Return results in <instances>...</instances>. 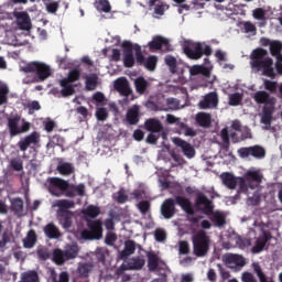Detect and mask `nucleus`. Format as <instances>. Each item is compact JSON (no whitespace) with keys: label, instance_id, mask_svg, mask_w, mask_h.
Wrapping results in <instances>:
<instances>
[{"label":"nucleus","instance_id":"obj_31","mask_svg":"<svg viewBox=\"0 0 282 282\" xmlns=\"http://www.w3.org/2000/svg\"><path fill=\"white\" fill-rule=\"evenodd\" d=\"M44 235H46L48 239H59L61 230H58V227H56L54 223H50L44 227Z\"/></svg>","mask_w":282,"mask_h":282},{"label":"nucleus","instance_id":"obj_39","mask_svg":"<svg viewBox=\"0 0 282 282\" xmlns=\"http://www.w3.org/2000/svg\"><path fill=\"white\" fill-rule=\"evenodd\" d=\"M23 246L24 248H32L33 246H36V231L34 229H31L28 232L26 238L23 240Z\"/></svg>","mask_w":282,"mask_h":282},{"label":"nucleus","instance_id":"obj_62","mask_svg":"<svg viewBox=\"0 0 282 282\" xmlns=\"http://www.w3.org/2000/svg\"><path fill=\"white\" fill-rule=\"evenodd\" d=\"M238 186L240 193H248V181H246V177H239L238 178Z\"/></svg>","mask_w":282,"mask_h":282},{"label":"nucleus","instance_id":"obj_45","mask_svg":"<svg viewBox=\"0 0 282 282\" xmlns=\"http://www.w3.org/2000/svg\"><path fill=\"white\" fill-rule=\"evenodd\" d=\"M220 138L223 141L224 151H228V149H230V133L228 132V128H224L220 131Z\"/></svg>","mask_w":282,"mask_h":282},{"label":"nucleus","instance_id":"obj_53","mask_svg":"<svg viewBox=\"0 0 282 282\" xmlns=\"http://www.w3.org/2000/svg\"><path fill=\"white\" fill-rule=\"evenodd\" d=\"M189 74L191 76H199V74H203L204 76H206L208 74V69H206V67L204 66L194 65L191 67Z\"/></svg>","mask_w":282,"mask_h":282},{"label":"nucleus","instance_id":"obj_46","mask_svg":"<svg viewBox=\"0 0 282 282\" xmlns=\"http://www.w3.org/2000/svg\"><path fill=\"white\" fill-rule=\"evenodd\" d=\"M11 210L15 213V215L23 213V199L21 197H17L11 200Z\"/></svg>","mask_w":282,"mask_h":282},{"label":"nucleus","instance_id":"obj_15","mask_svg":"<svg viewBox=\"0 0 282 282\" xmlns=\"http://www.w3.org/2000/svg\"><path fill=\"white\" fill-rule=\"evenodd\" d=\"M41 142V134L37 131L31 132L29 135L24 137L18 142L20 151H28L32 144H39Z\"/></svg>","mask_w":282,"mask_h":282},{"label":"nucleus","instance_id":"obj_35","mask_svg":"<svg viewBox=\"0 0 282 282\" xmlns=\"http://www.w3.org/2000/svg\"><path fill=\"white\" fill-rule=\"evenodd\" d=\"M134 87H135L137 94H140L142 96V94L147 93V89L149 87V82H147L144 77H138L134 80Z\"/></svg>","mask_w":282,"mask_h":282},{"label":"nucleus","instance_id":"obj_2","mask_svg":"<svg viewBox=\"0 0 282 282\" xmlns=\"http://www.w3.org/2000/svg\"><path fill=\"white\" fill-rule=\"evenodd\" d=\"M253 100H256L257 105H264L260 119L261 124H265V127H271L274 116V102L270 98V94L263 90H259L254 94Z\"/></svg>","mask_w":282,"mask_h":282},{"label":"nucleus","instance_id":"obj_24","mask_svg":"<svg viewBox=\"0 0 282 282\" xmlns=\"http://www.w3.org/2000/svg\"><path fill=\"white\" fill-rule=\"evenodd\" d=\"M160 263L166 268V263L164 261H160V257L153 252L148 253V268L150 272H155V270H164V268H160Z\"/></svg>","mask_w":282,"mask_h":282},{"label":"nucleus","instance_id":"obj_14","mask_svg":"<svg viewBox=\"0 0 282 282\" xmlns=\"http://www.w3.org/2000/svg\"><path fill=\"white\" fill-rule=\"evenodd\" d=\"M219 106V95L217 91H210L206 94L198 102L199 109H217Z\"/></svg>","mask_w":282,"mask_h":282},{"label":"nucleus","instance_id":"obj_11","mask_svg":"<svg viewBox=\"0 0 282 282\" xmlns=\"http://www.w3.org/2000/svg\"><path fill=\"white\" fill-rule=\"evenodd\" d=\"M145 263H147V260H144L140 256L130 258L120 265V269L118 270V274H120V272H127V270H142Z\"/></svg>","mask_w":282,"mask_h":282},{"label":"nucleus","instance_id":"obj_10","mask_svg":"<svg viewBox=\"0 0 282 282\" xmlns=\"http://www.w3.org/2000/svg\"><path fill=\"white\" fill-rule=\"evenodd\" d=\"M195 206L196 208H199L204 215H213V210H215L213 200L202 192L196 195Z\"/></svg>","mask_w":282,"mask_h":282},{"label":"nucleus","instance_id":"obj_43","mask_svg":"<svg viewBox=\"0 0 282 282\" xmlns=\"http://www.w3.org/2000/svg\"><path fill=\"white\" fill-rule=\"evenodd\" d=\"M165 65H167L171 74H177V58H175L172 55H166L165 58Z\"/></svg>","mask_w":282,"mask_h":282},{"label":"nucleus","instance_id":"obj_37","mask_svg":"<svg viewBox=\"0 0 282 282\" xmlns=\"http://www.w3.org/2000/svg\"><path fill=\"white\" fill-rule=\"evenodd\" d=\"M210 215L212 221H214L215 226H217V228H223L226 224V215L220 212H213Z\"/></svg>","mask_w":282,"mask_h":282},{"label":"nucleus","instance_id":"obj_61","mask_svg":"<svg viewBox=\"0 0 282 282\" xmlns=\"http://www.w3.org/2000/svg\"><path fill=\"white\" fill-rule=\"evenodd\" d=\"M181 129L184 130L185 135L189 138H195V135H197L195 129L188 127L186 123H181Z\"/></svg>","mask_w":282,"mask_h":282},{"label":"nucleus","instance_id":"obj_57","mask_svg":"<svg viewBox=\"0 0 282 282\" xmlns=\"http://www.w3.org/2000/svg\"><path fill=\"white\" fill-rule=\"evenodd\" d=\"M178 252H180V254H189L191 253V245H188V241L181 240L178 242Z\"/></svg>","mask_w":282,"mask_h":282},{"label":"nucleus","instance_id":"obj_17","mask_svg":"<svg viewBox=\"0 0 282 282\" xmlns=\"http://www.w3.org/2000/svg\"><path fill=\"white\" fill-rule=\"evenodd\" d=\"M268 56V51L264 48H256L251 53V67H256V69H261V66L263 65V61H265V57Z\"/></svg>","mask_w":282,"mask_h":282},{"label":"nucleus","instance_id":"obj_18","mask_svg":"<svg viewBox=\"0 0 282 282\" xmlns=\"http://www.w3.org/2000/svg\"><path fill=\"white\" fill-rule=\"evenodd\" d=\"M173 143L175 144V147H178L183 151V154L185 155V158H188V160L195 158V148L184 139L174 138Z\"/></svg>","mask_w":282,"mask_h":282},{"label":"nucleus","instance_id":"obj_50","mask_svg":"<svg viewBox=\"0 0 282 282\" xmlns=\"http://www.w3.org/2000/svg\"><path fill=\"white\" fill-rule=\"evenodd\" d=\"M252 268L260 282H268V275H265L259 263H253Z\"/></svg>","mask_w":282,"mask_h":282},{"label":"nucleus","instance_id":"obj_47","mask_svg":"<svg viewBox=\"0 0 282 282\" xmlns=\"http://www.w3.org/2000/svg\"><path fill=\"white\" fill-rule=\"evenodd\" d=\"M143 65L145 68H148L149 72H155V67H158V56H149Z\"/></svg>","mask_w":282,"mask_h":282},{"label":"nucleus","instance_id":"obj_49","mask_svg":"<svg viewBox=\"0 0 282 282\" xmlns=\"http://www.w3.org/2000/svg\"><path fill=\"white\" fill-rule=\"evenodd\" d=\"M96 8L99 12H105L106 14L111 12V3H109V0H99L96 3Z\"/></svg>","mask_w":282,"mask_h":282},{"label":"nucleus","instance_id":"obj_3","mask_svg":"<svg viewBox=\"0 0 282 282\" xmlns=\"http://www.w3.org/2000/svg\"><path fill=\"white\" fill-rule=\"evenodd\" d=\"M20 72L24 74H36L37 77H34L31 83H43V80H47L48 77L52 76V68L45 63L41 62H30L24 66L20 67Z\"/></svg>","mask_w":282,"mask_h":282},{"label":"nucleus","instance_id":"obj_9","mask_svg":"<svg viewBox=\"0 0 282 282\" xmlns=\"http://www.w3.org/2000/svg\"><path fill=\"white\" fill-rule=\"evenodd\" d=\"M239 158H256L257 160H263L265 158V149L261 145H253L248 148H240L238 150Z\"/></svg>","mask_w":282,"mask_h":282},{"label":"nucleus","instance_id":"obj_5","mask_svg":"<svg viewBox=\"0 0 282 282\" xmlns=\"http://www.w3.org/2000/svg\"><path fill=\"white\" fill-rule=\"evenodd\" d=\"M195 257H206L210 250V237L205 230H198L192 238Z\"/></svg>","mask_w":282,"mask_h":282},{"label":"nucleus","instance_id":"obj_19","mask_svg":"<svg viewBox=\"0 0 282 282\" xmlns=\"http://www.w3.org/2000/svg\"><path fill=\"white\" fill-rule=\"evenodd\" d=\"M122 47L124 67H133V65H135V57H133V44L131 42H123Z\"/></svg>","mask_w":282,"mask_h":282},{"label":"nucleus","instance_id":"obj_6","mask_svg":"<svg viewBox=\"0 0 282 282\" xmlns=\"http://www.w3.org/2000/svg\"><path fill=\"white\" fill-rule=\"evenodd\" d=\"M7 128L9 131L10 138H17V135H21L22 133H28L30 129H32V123L22 119L21 124V116L15 115L7 120Z\"/></svg>","mask_w":282,"mask_h":282},{"label":"nucleus","instance_id":"obj_54","mask_svg":"<svg viewBox=\"0 0 282 282\" xmlns=\"http://www.w3.org/2000/svg\"><path fill=\"white\" fill-rule=\"evenodd\" d=\"M282 52V43L281 41H272L270 46V53L273 56H278Z\"/></svg>","mask_w":282,"mask_h":282},{"label":"nucleus","instance_id":"obj_4","mask_svg":"<svg viewBox=\"0 0 282 282\" xmlns=\"http://www.w3.org/2000/svg\"><path fill=\"white\" fill-rule=\"evenodd\" d=\"M183 52L191 61H199L202 56H213V47L202 42H191L183 46Z\"/></svg>","mask_w":282,"mask_h":282},{"label":"nucleus","instance_id":"obj_12","mask_svg":"<svg viewBox=\"0 0 282 282\" xmlns=\"http://www.w3.org/2000/svg\"><path fill=\"white\" fill-rule=\"evenodd\" d=\"M243 177L248 183L249 188L252 191H254V188H259L261 182H263V173L259 170H248Z\"/></svg>","mask_w":282,"mask_h":282},{"label":"nucleus","instance_id":"obj_13","mask_svg":"<svg viewBox=\"0 0 282 282\" xmlns=\"http://www.w3.org/2000/svg\"><path fill=\"white\" fill-rule=\"evenodd\" d=\"M115 89L116 91H119L121 96H123V102H131L133 100V97L129 99V97L133 94V90L131 89V86H129V80L126 78H120L115 82Z\"/></svg>","mask_w":282,"mask_h":282},{"label":"nucleus","instance_id":"obj_64","mask_svg":"<svg viewBox=\"0 0 282 282\" xmlns=\"http://www.w3.org/2000/svg\"><path fill=\"white\" fill-rule=\"evenodd\" d=\"M52 282H69V273L63 271L59 273L58 280H56V278H53Z\"/></svg>","mask_w":282,"mask_h":282},{"label":"nucleus","instance_id":"obj_7","mask_svg":"<svg viewBox=\"0 0 282 282\" xmlns=\"http://www.w3.org/2000/svg\"><path fill=\"white\" fill-rule=\"evenodd\" d=\"M87 227L89 230L85 229L82 231L83 239H101L102 238V221L87 219Z\"/></svg>","mask_w":282,"mask_h":282},{"label":"nucleus","instance_id":"obj_26","mask_svg":"<svg viewBox=\"0 0 282 282\" xmlns=\"http://www.w3.org/2000/svg\"><path fill=\"white\" fill-rule=\"evenodd\" d=\"M91 272H94V264L91 262H80L77 267L79 279H89Z\"/></svg>","mask_w":282,"mask_h":282},{"label":"nucleus","instance_id":"obj_16","mask_svg":"<svg viewBox=\"0 0 282 282\" xmlns=\"http://www.w3.org/2000/svg\"><path fill=\"white\" fill-rule=\"evenodd\" d=\"M13 17L17 20V25L20 30H31L32 21L30 14L25 11H14Z\"/></svg>","mask_w":282,"mask_h":282},{"label":"nucleus","instance_id":"obj_40","mask_svg":"<svg viewBox=\"0 0 282 282\" xmlns=\"http://www.w3.org/2000/svg\"><path fill=\"white\" fill-rule=\"evenodd\" d=\"M85 217H89L90 219H96L98 215H100V207L95 205H88L87 208L83 210Z\"/></svg>","mask_w":282,"mask_h":282},{"label":"nucleus","instance_id":"obj_48","mask_svg":"<svg viewBox=\"0 0 282 282\" xmlns=\"http://www.w3.org/2000/svg\"><path fill=\"white\" fill-rule=\"evenodd\" d=\"M8 94H10L8 85L0 84V107L2 105H8Z\"/></svg>","mask_w":282,"mask_h":282},{"label":"nucleus","instance_id":"obj_56","mask_svg":"<svg viewBox=\"0 0 282 282\" xmlns=\"http://www.w3.org/2000/svg\"><path fill=\"white\" fill-rule=\"evenodd\" d=\"M95 116L99 122H105L109 118V111H107V108H97Z\"/></svg>","mask_w":282,"mask_h":282},{"label":"nucleus","instance_id":"obj_1","mask_svg":"<svg viewBox=\"0 0 282 282\" xmlns=\"http://www.w3.org/2000/svg\"><path fill=\"white\" fill-rule=\"evenodd\" d=\"M175 204H177L186 215H195L191 199L184 196H176L175 199L166 198L161 205V215L164 219H173V217H175Z\"/></svg>","mask_w":282,"mask_h":282},{"label":"nucleus","instance_id":"obj_34","mask_svg":"<svg viewBox=\"0 0 282 282\" xmlns=\"http://www.w3.org/2000/svg\"><path fill=\"white\" fill-rule=\"evenodd\" d=\"M196 122L199 127L208 128L212 123V117L210 113L206 112H198L196 115Z\"/></svg>","mask_w":282,"mask_h":282},{"label":"nucleus","instance_id":"obj_23","mask_svg":"<svg viewBox=\"0 0 282 282\" xmlns=\"http://www.w3.org/2000/svg\"><path fill=\"white\" fill-rule=\"evenodd\" d=\"M144 127L150 133H162V131H164V126L162 124V121L155 118L147 119L144 122Z\"/></svg>","mask_w":282,"mask_h":282},{"label":"nucleus","instance_id":"obj_27","mask_svg":"<svg viewBox=\"0 0 282 282\" xmlns=\"http://www.w3.org/2000/svg\"><path fill=\"white\" fill-rule=\"evenodd\" d=\"M220 180H223L224 186H227L229 191H235L237 188L238 180L231 173H223Z\"/></svg>","mask_w":282,"mask_h":282},{"label":"nucleus","instance_id":"obj_51","mask_svg":"<svg viewBox=\"0 0 282 282\" xmlns=\"http://www.w3.org/2000/svg\"><path fill=\"white\" fill-rule=\"evenodd\" d=\"M44 4L48 14H56V12H58V8H61L59 1L45 2Z\"/></svg>","mask_w":282,"mask_h":282},{"label":"nucleus","instance_id":"obj_20","mask_svg":"<svg viewBox=\"0 0 282 282\" xmlns=\"http://www.w3.org/2000/svg\"><path fill=\"white\" fill-rule=\"evenodd\" d=\"M272 239V234L268 230L262 231V236H260L256 240V245L252 247L253 254H259V252H263V248L268 246V241Z\"/></svg>","mask_w":282,"mask_h":282},{"label":"nucleus","instance_id":"obj_33","mask_svg":"<svg viewBox=\"0 0 282 282\" xmlns=\"http://www.w3.org/2000/svg\"><path fill=\"white\" fill-rule=\"evenodd\" d=\"M76 80H80V69L73 68L68 72L67 77L62 79V83L63 85H67V83L72 85V83H76Z\"/></svg>","mask_w":282,"mask_h":282},{"label":"nucleus","instance_id":"obj_28","mask_svg":"<svg viewBox=\"0 0 282 282\" xmlns=\"http://www.w3.org/2000/svg\"><path fill=\"white\" fill-rule=\"evenodd\" d=\"M225 262L227 265H237L238 268H243L246 265V259L239 254L229 253L225 257Z\"/></svg>","mask_w":282,"mask_h":282},{"label":"nucleus","instance_id":"obj_21","mask_svg":"<svg viewBox=\"0 0 282 282\" xmlns=\"http://www.w3.org/2000/svg\"><path fill=\"white\" fill-rule=\"evenodd\" d=\"M126 122L131 126H135L140 122V106L133 105L128 109L126 113Z\"/></svg>","mask_w":282,"mask_h":282},{"label":"nucleus","instance_id":"obj_58","mask_svg":"<svg viewBox=\"0 0 282 282\" xmlns=\"http://www.w3.org/2000/svg\"><path fill=\"white\" fill-rule=\"evenodd\" d=\"M134 52H135V61L138 65H144L147 58H144V55L142 54V47L137 45L134 48Z\"/></svg>","mask_w":282,"mask_h":282},{"label":"nucleus","instance_id":"obj_59","mask_svg":"<svg viewBox=\"0 0 282 282\" xmlns=\"http://www.w3.org/2000/svg\"><path fill=\"white\" fill-rule=\"evenodd\" d=\"M241 282H259L252 272L245 271L241 274Z\"/></svg>","mask_w":282,"mask_h":282},{"label":"nucleus","instance_id":"obj_42","mask_svg":"<svg viewBox=\"0 0 282 282\" xmlns=\"http://www.w3.org/2000/svg\"><path fill=\"white\" fill-rule=\"evenodd\" d=\"M98 87V75L91 74L86 77V89L87 91H94Z\"/></svg>","mask_w":282,"mask_h":282},{"label":"nucleus","instance_id":"obj_8","mask_svg":"<svg viewBox=\"0 0 282 282\" xmlns=\"http://www.w3.org/2000/svg\"><path fill=\"white\" fill-rule=\"evenodd\" d=\"M48 191L51 195L61 197L63 193L69 191V182L59 177H51L47 180Z\"/></svg>","mask_w":282,"mask_h":282},{"label":"nucleus","instance_id":"obj_22","mask_svg":"<svg viewBox=\"0 0 282 282\" xmlns=\"http://www.w3.org/2000/svg\"><path fill=\"white\" fill-rule=\"evenodd\" d=\"M170 46L171 44L169 43V40L160 35L153 37V40L149 42V48L151 50V52L162 50V47L169 50Z\"/></svg>","mask_w":282,"mask_h":282},{"label":"nucleus","instance_id":"obj_32","mask_svg":"<svg viewBox=\"0 0 282 282\" xmlns=\"http://www.w3.org/2000/svg\"><path fill=\"white\" fill-rule=\"evenodd\" d=\"M78 245H67L64 249L66 261H72V259H76V257H78Z\"/></svg>","mask_w":282,"mask_h":282},{"label":"nucleus","instance_id":"obj_29","mask_svg":"<svg viewBox=\"0 0 282 282\" xmlns=\"http://www.w3.org/2000/svg\"><path fill=\"white\" fill-rule=\"evenodd\" d=\"M135 241L133 240H126L124 248L122 251H120L119 257L120 259L124 260L127 257H131L135 252Z\"/></svg>","mask_w":282,"mask_h":282},{"label":"nucleus","instance_id":"obj_52","mask_svg":"<svg viewBox=\"0 0 282 282\" xmlns=\"http://www.w3.org/2000/svg\"><path fill=\"white\" fill-rule=\"evenodd\" d=\"M241 100H243V96L239 93H235L229 96L230 107H239V105H241Z\"/></svg>","mask_w":282,"mask_h":282},{"label":"nucleus","instance_id":"obj_41","mask_svg":"<svg viewBox=\"0 0 282 282\" xmlns=\"http://www.w3.org/2000/svg\"><path fill=\"white\" fill-rule=\"evenodd\" d=\"M59 85L61 87H63V89L61 90V94L64 98H67L68 96H74V94H76V89L74 88V86L69 83H66L65 85L63 84V79L59 80Z\"/></svg>","mask_w":282,"mask_h":282},{"label":"nucleus","instance_id":"obj_55","mask_svg":"<svg viewBox=\"0 0 282 282\" xmlns=\"http://www.w3.org/2000/svg\"><path fill=\"white\" fill-rule=\"evenodd\" d=\"M138 210L141 213V215H147L151 210V202L149 200H141L137 205Z\"/></svg>","mask_w":282,"mask_h":282},{"label":"nucleus","instance_id":"obj_60","mask_svg":"<svg viewBox=\"0 0 282 282\" xmlns=\"http://www.w3.org/2000/svg\"><path fill=\"white\" fill-rule=\"evenodd\" d=\"M118 241V236L111 231L107 232L105 238L106 246H113Z\"/></svg>","mask_w":282,"mask_h":282},{"label":"nucleus","instance_id":"obj_25","mask_svg":"<svg viewBox=\"0 0 282 282\" xmlns=\"http://www.w3.org/2000/svg\"><path fill=\"white\" fill-rule=\"evenodd\" d=\"M273 61L271 57H267L263 59V64L260 66V69L262 70L263 76H268V78H276V73H274V68L272 67Z\"/></svg>","mask_w":282,"mask_h":282},{"label":"nucleus","instance_id":"obj_30","mask_svg":"<svg viewBox=\"0 0 282 282\" xmlns=\"http://www.w3.org/2000/svg\"><path fill=\"white\" fill-rule=\"evenodd\" d=\"M61 226L65 229L72 228V219H74V213L63 212L57 215Z\"/></svg>","mask_w":282,"mask_h":282},{"label":"nucleus","instance_id":"obj_36","mask_svg":"<svg viewBox=\"0 0 282 282\" xmlns=\"http://www.w3.org/2000/svg\"><path fill=\"white\" fill-rule=\"evenodd\" d=\"M53 261L56 265H65V261H67L65 251L63 249L53 250Z\"/></svg>","mask_w":282,"mask_h":282},{"label":"nucleus","instance_id":"obj_38","mask_svg":"<svg viewBox=\"0 0 282 282\" xmlns=\"http://www.w3.org/2000/svg\"><path fill=\"white\" fill-rule=\"evenodd\" d=\"M58 213H69V208H74L75 204L73 200L59 199L56 203Z\"/></svg>","mask_w":282,"mask_h":282},{"label":"nucleus","instance_id":"obj_44","mask_svg":"<svg viewBox=\"0 0 282 282\" xmlns=\"http://www.w3.org/2000/svg\"><path fill=\"white\" fill-rule=\"evenodd\" d=\"M57 171L61 175H72L74 173V165L72 163H61L57 165Z\"/></svg>","mask_w":282,"mask_h":282},{"label":"nucleus","instance_id":"obj_63","mask_svg":"<svg viewBox=\"0 0 282 282\" xmlns=\"http://www.w3.org/2000/svg\"><path fill=\"white\" fill-rule=\"evenodd\" d=\"M10 164L13 171H21L23 169V161L20 159L11 160Z\"/></svg>","mask_w":282,"mask_h":282}]
</instances>
